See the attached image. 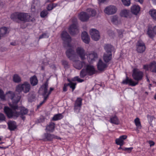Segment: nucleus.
<instances>
[{
	"instance_id": "f257e3e1",
	"label": "nucleus",
	"mask_w": 156,
	"mask_h": 156,
	"mask_svg": "<svg viewBox=\"0 0 156 156\" xmlns=\"http://www.w3.org/2000/svg\"><path fill=\"white\" fill-rule=\"evenodd\" d=\"M12 109L7 107H5L4 111L7 116L9 118L16 119L19 116L23 120H24L25 117L23 115H26L28 112V110L24 107H18L17 104L11 105Z\"/></svg>"
},
{
	"instance_id": "f03ea898",
	"label": "nucleus",
	"mask_w": 156,
	"mask_h": 156,
	"mask_svg": "<svg viewBox=\"0 0 156 156\" xmlns=\"http://www.w3.org/2000/svg\"><path fill=\"white\" fill-rule=\"evenodd\" d=\"M30 88L31 86L29 83L26 81L18 85L16 87V90L19 93L23 92L26 94L30 91Z\"/></svg>"
},
{
	"instance_id": "7ed1b4c3",
	"label": "nucleus",
	"mask_w": 156,
	"mask_h": 156,
	"mask_svg": "<svg viewBox=\"0 0 156 156\" xmlns=\"http://www.w3.org/2000/svg\"><path fill=\"white\" fill-rule=\"evenodd\" d=\"M95 73V70L94 66L89 65H87L86 68L83 69L80 73L81 78H84L87 75L91 76Z\"/></svg>"
},
{
	"instance_id": "20e7f679",
	"label": "nucleus",
	"mask_w": 156,
	"mask_h": 156,
	"mask_svg": "<svg viewBox=\"0 0 156 156\" xmlns=\"http://www.w3.org/2000/svg\"><path fill=\"white\" fill-rule=\"evenodd\" d=\"M6 96L12 101V103L9 105L10 107L11 105L17 104L21 98L20 96L16 95L13 92L11 91L7 92L6 94Z\"/></svg>"
},
{
	"instance_id": "39448f33",
	"label": "nucleus",
	"mask_w": 156,
	"mask_h": 156,
	"mask_svg": "<svg viewBox=\"0 0 156 156\" xmlns=\"http://www.w3.org/2000/svg\"><path fill=\"white\" fill-rule=\"evenodd\" d=\"M68 48L66 52V54L67 57L71 60L72 61H75L76 59V54L75 52L73 49V47H72L70 44V46H66L65 47Z\"/></svg>"
},
{
	"instance_id": "423d86ee",
	"label": "nucleus",
	"mask_w": 156,
	"mask_h": 156,
	"mask_svg": "<svg viewBox=\"0 0 156 156\" xmlns=\"http://www.w3.org/2000/svg\"><path fill=\"white\" fill-rule=\"evenodd\" d=\"M77 19L73 18L72 19L73 23L69 28V31L70 34L74 35L78 32V27L77 23Z\"/></svg>"
},
{
	"instance_id": "0eeeda50",
	"label": "nucleus",
	"mask_w": 156,
	"mask_h": 156,
	"mask_svg": "<svg viewBox=\"0 0 156 156\" xmlns=\"http://www.w3.org/2000/svg\"><path fill=\"white\" fill-rule=\"evenodd\" d=\"M63 40L64 41V47L70 46V42L71 39L68 34L66 31H63L61 34Z\"/></svg>"
},
{
	"instance_id": "6e6552de",
	"label": "nucleus",
	"mask_w": 156,
	"mask_h": 156,
	"mask_svg": "<svg viewBox=\"0 0 156 156\" xmlns=\"http://www.w3.org/2000/svg\"><path fill=\"white\" fill-rule=\"evenodd\" d=\"M76 53L82 60H84L86 59V53L85 50L82 47L80 46L77 47L76 49Z\"/></svg>"
},
{
	"instance_id": "1a4fd4ad",
	"label": "nucleus",
	"mask_w": 156,
	"mask_h": 156,
	"mask_svg": "<svg viewBox=\"0 0 156 156\" xmlns=\"http://www.w3.org/2000/svg\"><path fill=\"white\" fill-rule=\"evenodd\" d=\"M146 46L144 43L141 40L137 41L136 44V50L138 52L142 53L145 51Z\"/></svg>"
},
{
	"instance_id": "9d476101",
	"label": "nucleus",
	"mask_w": 156,
	"mask_h": 156,
	"mask_svg": "<svg viewBox=\"0 0 156 156\" xmlns=\"http://www.w3.org/2000/svg\"><path fill=\"white\" fill-rule=\"evenodd\" d=\"M143 76V73L137 69H134L132 74L133 78L138 81L141 80Z\"/></svg>"
},
{
	"instance_id": "9b49d317",
	"label": "nucleus",
	"mask_w": 156,
	"mask_h": 156,
	"mask_svg": "<svg viewBox=\"0 0 156 156\" xmlns=\"http://www.w3.org/2000/svg\"><path fill=\"white\" fill-rule=\"evenodd\" d=\"M117 11L116 7L113 5L107 7L104 9V12L108 15H112L115 13Z\"/></svg>"
},
{
	"instance_id": "f8f14e48",
	"label": "nucleus",
	"mask_w": 156,
	"mask_h": 156,
	"mask_svg": "<svg viewBox=\"0 0 156 156\" xmlns=\"http://www.w3.org/2000/svg\"><path fill=\"white\" fill-rule=\"evenodd\" d=\"M48 82L47 81L41 87L40 89L42 91V95L45 97V100L48 98Z\"/></svg>"
},
{
	"instance_id": "ddd939ff",
	"label": "nucleus",
	"mask_w": 156,
	"mask_h": 156,
	"mask_svg": "<svg viewBox=\"0 0 156 156\" xmlns=\"http://www.w3.org/2000/svg\"><path fill=\"white\" fill-rule=\"evenodd\" d=\"M90 34L91 38L94 41H98L100 38V36L99 31L95 29H91L90 31Z\"/></svg>"
},
{
	"instance_id": "4468645a",
	"label": "nucleus",
	"mask_w": 156,
	"mask_h": 156,
	"mask_svg": "<svg viewBox=\"0 0 156 156\" xmlns=\"http://www.w3.org/2000/svg\"><path fill=\"white\" fill-rule=\"evenodd\" d=\"M30 16L27 13H18V20L24 22H28L30 20Z\"/></svg>"
},
{
	"instance_id": "2eb2a0df",
	"label": "nucleus",
	"mask_w": 156,
	"mask_h": 156,
	"mask_svg": "<svg viewBox=\"0 0 156 156\" xmlns=\"http://www.w3.org/2000/svg\"><path fill=\"white\" fill-rule=\"evenodd\" d=\"M73 61L74 62V67L77 69H80L83 66H85L86 65V63L84 61L81 62L79 60L75 59V61Z\"/></svg>"
},
{
	"instance_id": "dca6fc26",
	"label": "nucleus",
	"mask_w": 156,
	"mask_h": 156,
	"mask_svg": "<svg viewBox=\"0 0 156 156\" xmlns=\"http://www.w3.org/2000/svg\"><path fill=\"white\" fill-rule=\"evenodd\" d=\"M79 19L82 22H86L89 19V16L86 12H81L79 15Z\"/></svg>"
},
{
	"instance_id": "f3484780",
	"label": "nucleus",
	"mask_w": 156,
	"mask_h": 156,
	"mask_svg": "<svg viewBox=\"0 0 156 156\" xmlns=\"http://www.w3.org/2000/svg\"><path fill=\"white\" fill-rule=\"evenodd\" d=\"M88 57L89 60L90 62H93L98 58V55L95 52L92 51L89 52L88 54L87 55Z\"/></svg>"
},
{
	"instance_id": "a211bd4d",
	"label": "nucleus",
	"mask_w": 156,
	"mask_h": 156,
	"mask_svg": "<svg viewBox=\"0 0 156 156\" xmlns=\"http://www.w3.org/2000/svg\"><path fill=\"white\" fill-rule=\"evenodd\" d=\"M81 37L82 40L85 43L88 44L89 43L90 38L87 33L86 31H83L82 32Z\"/></svg>"
},
{
	"instance_id": "6ab92c4d",
	"label": "nucleus",
	"mask_w": 156,
	"mask_h": 156,
	"mask_svg": "<svg viewBox=\"0 0 156 156\" xmlns=\"http://www.w3.org/2000/svg\"><path fill=\"white\" fill-rule=\"evenodd\" d=\"M126 135H122L120 136L119 138L115 140L116 144L120 146H122L124 144V140L127 138Z\"/></svg>"
},
{
	"instance_id": "aec40b11",
	"label": "nucleus",
	"mask_w": 156,
	"mask_h": 156,
	"mask_svg": "<svg viewBox=\"0 0 156 156\" xmlns=\"http://www.w3.org/2000/svg\"><path fill=\"white\" fill-rule=\"evenodd\" d=\"M107 67L106 64L104 63L100 59L98 64L97 68L98 70L100 71L104 70Z\"/></svg>"
},
{
	"instance_id": "412c9836",
	"label": "nucleus",
	"mask_w": 156,
	"mask_h": 156,
	"mask_svg": "<svg viewBox=\"0 0 156 156\" xmlns=\"http://www.w3.org/2000/svg\"><path fill=\"white\" fill-rule=\"evenodd\" d=\"M122 83L124 84L129 83V85L132 86H135L137 84L138 82H135L131 79H129L128 77H126V79L123 80Z\"/></svg>"
},
{
	"instance_id": "4be33fe9",
	"label": "nucleus",
	"mask_w": 156,
	"mask_h": 156,
	"mask_svg": "<svg viewBox=\"0 0 156 156\" xmlns=\"http://www.w3.org/2000/svg\"><path fill=\"white\" fill-rule=\"evenodd\" d=\"M147 33L150 37L153 38L154 34H156V25L152 28H149Z\"/></svg>"
},
{
	"instance_id": "5701e85b",
	"label": "nucleus",
	"mask_w": 156,
	"mask_h": 156,
	"mask_svg": "<svg viewBox=\"0 0 156 156\" xmlns=\"http://www.w3.org/2000/svg\"><path fill=\"white\" fill-rule=\"evenodd\" d=\"M140 7L138 5H133L131 8V12L135 15H137L140 11Z\"/></svg>"
},
{
	"instance_id": "b1692460",
	"label": "nucleus",
	"mask_w": 156,
	"mask_h": 156,
	"mask_svg": "<svg viewBox=\"0 0 156 156\" xmlns=\"http://www.w3.org/2000/svg\"><path fill=\"white\" fill-rule=\"evenodd\" d=\"M9 129L11 131L14 130L17 127L16 123L14 121H10L8 123Z\"/></svg>"
},
{
	"instance_id": "393cba45",
	"label": "nucleus",
	"mask_w": 156,
	"mask_h": 156,
	"mask_svg": "<svg viewBox=\"0 0 156 156\" xmlns=\"http://www.w3.org/2000/svg\"><path fill=\"white\" fill-rule=\"evenodd\" d=\"M112 58V53H105L103 55V58L104 61L106 62H109Z\"/></svg>"
},
{
	"instance_id": "a878e982",
	"label": "nucleus",
	"mask_w": 156,
	"mask_h": 156,
	"mask_svg": "<svg viewBox=\"0 0 156 156\" xmlns=\"http://www.w3.org/2000/svg\"><path fill=\"white\" fill-rule=\"evenodd\" d=\"M130 13L129 10L124 9L120 12V15L121 17L127 18L129 16Z\"/></svg>"
},
{
	"instance_id": "bb28decb",
	"label": "nucleus",
	"mask_w": 156,
	"mask_h": 156,
	"mask_svg": "<svg viewBox=\"0 0 156 156\" xmlns=\"http://www.w3.org/2000/svg\"><path fill=\"white\" fill-rule=\"evenodd\" d=\"M45 139L48 141H51L54 138L58 139L57 136H55L53 134H51L48 133H45L44 134Z\"/></svg>"
},
{
	"instance_id": "cd10ccee",
	"label": "nucleus",
	"mask_w": 156,
	"mask_h": 156,
	"mask_svg": "<svg viewBox=\"0 0 156 156\" xmlns=\"http://www.w3.org/2000/svg\"><path fill=\"white\" fill-rule=\"evenodd\" d=\"M55 125L53 122H50L49 125L46 126V129L50 132H53L55 129Z\"/></svg>"
},
{
	"instance_id": "c85d7f7f",
	"label": "nucleus",
	"mask_w": 156,
	"mask_h": 156,
	"mask_svg": "<svg viewBox=\"0 0 156 156\" xmlns=\"http://www.w3.org/2000/svg\"><path fill=\"white\" fill-rule=\"evenodd\" d=\"M87 14L89 16V18L90 17L95 16L96 14V11L95 10L92 9H88L87 10Z\"/></svg>"
},
{
	"instance_id": "c756f323",
	"label": "nucleus",
	"mask_w": 156,
	"mask_h": 156,
	"mask_svg": "<svg viewBox=\"0 0 156 156\" xmlns=\"http://www.w3.org/2000/svg\"><path fill=\"white\" fill-rule=\"evenodd\" d=\"M104 48L106 51V53H112V51L114 49L113 47L109 44H107L104 46Z\"/></svg>"
},
{
	"instance_id": "7c9ffc66",
	"label": "nucleus",
	"mask_w": 156,
	"mask_h": 156,
	"mask_svg": "<svg viewBox=\"0 0 156 156\" xmlns=\"http://www.w3.org/2000/svg\"><path fill=\"white\" fill-rule=\"evenodd\" d=\"M38 80L37 77L35 76H34L30 78V82L31 85L33 86H34L37 84Z\"/></svg>"
},
{
	"instance_id": "2f4dec72",
	"label": "nucleus",
	"mask_w": 156,
	"mask_h": 156,
	"mask_svg": "<svg viewBox=\"0 0 156 156\" xmlns=\"http://www.w3.org/2000/svg\"><path fill=\"white\" fill-rule=\"evenodd\" d=\"M150 70L153 73H156V62L153 61L150 64Z\"/></svg>"
},
{
	"instance_id": "473e14b6",
	"label": "nucleus",
	"mask_w": 156,
	"mask_h": 156,
	"mask_svg": "<svg viewBox=\"0 0 156 156\" xmlns=\"http://www.w3.org/2000/svg\"><path fill=\"white\" fill-rule=\"evenodd\" d=\"M68 81L69 82V83H68V85L72 89V91H73L76 88V83L73 82L72 80L71 81L69 80H68Z\"/></svg>"
},
{
	"instance_id": "72a5a7b5",
	"label": "nucleus",
	"mask_w": 156,
	"mask_h": 156,
	"mask_svg": "<svg viewBox=\"0 0 156 156\" xmlns=\"http://www.w3.org/2000/svg\"><path fill=\"white\" fill-rule=\"evenodd\" d=\"M149 13L153 20L156 21V10H151L149 12Z\"/></svg>"
},
{
	"instance_id": "f704fd0d",
	"label": "nucleus",
	"mask_w": 156,
	"mask_h": 156,
	"mask_svg": "<svg viewBox=\"0 0 156 156\" xmlns=\"http://www.w3.org/2000/svg\"><path fill=\"white\" fill-rule=\"evenodd\" d=\"M13 80L14 82L16 83H20L21 81V77L17 74L14 75L13 77Z\"/></svg>"
},
{
	"instance_id": "c9c22d12",
	"label": "nucleus",
	"mask_w": 156,
	"mask_h": 156,
	"mask_svg": "<svg viewBox=\"0 0 156 156\" xmlns=\"http://www.w3.org/2000/svg\"><path fill=\"white\" fill-rule=\"evenodd\" d=\"M82 99L80 98H78L76 101L74 106L79 107V108H81L82 105Z\"/></svg>"
},
{
	"instance_id": "e433bc0d",
	"label": "nucleus",
	"mask_w": 156,
	"mask_h": 156,
	"mask_svg": "<svg viewBox=\"0 0 156 156\" xmlns=\"http://www.w3.org/2000/svg\"><path fill=\"white\" fill-rule=\"evenodd\" d=\"M110 122L116 125L118 124L119 123V121L116 116L111 118Z\"/></svg>"
},
{
	"instance_id": "4c0bfd02",
	"label": "nucleus",
	"mask_w": 156,
	"mask_h": 156,
	"mask_svg": "<svg viewBox=\"0 0 156 156\" xmlns=\"http://www.w3.org/2000/svg\"><path fill=\"white\" fill-rule=\"evenodd\" d=\"M111 21L115 25L118 24L119 23L118 20V17L116 16H113L111 18Z\"/></svg>"
},
{
	"instance_id": "58836bf2",
	"label": "nucleus",
	"mask_w": 156,
	"mask_h": 156,
	"mask_svg": "<svg viewBox=\"0 0 156 156\" xmlns=\"http://www.w3.org/2000/svg\"><path fill=\"white\" fill-rule=\"evenodd\" d=\"M7 31V29L6 27H3L0 28V35L1 37L5 34Z\"/></svg>"
},
{
	"instance_id": "ea45409f",
	"label": "nucleus",
	"mask_w": 156,
	"mask_h": 156,
	"mask_svg": "<svg viewBox=\"0 0 156 156\" xmlns=\"http://www.w3.org/2000/svg\"><path fill=\"white\" fill-rule=\"evenodd\" d=\"M63 117V116L61 114H58L55 115L52 119L53 121H56L62 119Z\"/></svg>"
},
{
	"instance_id": "a19ab883",
	"label": "nucleus",
	"mask_w": 156,
	"mask_h": 156,
	"mask_svg": "<svg viewBox=\"0 0 156 156\" xmlns=\"http://www.w3.org/2000/svg\"><path fill=\"white\" fill-rule=\"evenodd\" d=\"M11 18L14 21L17 22L18 20V13H16L12 14L11 16Z\"/></svg>"
},
{
	"instance_id": "79ce46f5",
	"label": "nucleus",
	"mask_w": 156,
	"mask_h": 156,
	"mask_svg": "<svg viewBox=\"0 0 156 156\" xmlns=\"http://www.w3.org/2000/svg\"><path fill=\"white\" fill-rule=\"evenodd\" d=\"M134 122L137 128H140L141 125L139 119L138 118H136L134 120Z\"/></svg>"
},
{
	"instance_id": "37998d69",
	"label": "nucleus",
	"mask_w": 156,
	"mask_h": 156,
	"mask_svg": "<svg viewBox=\"0 0 156 156\" xmlns=\"http://www.w3.org/2000/svg\"><path fill=\"white\" fill-rule=\"evenodd\" d=\"M123 4L125 6H129L131 3L130 0H121Z\"/></svg>"
},
{
	"instance_id": "c03bdc74",
	"label": "nucleus",
	"mask_w": 156,
	"mask_h": 156,
	"mask_svg": "<svg viewBox=\"0 0 156 156\" xmlns=\"http://www.w3.org/2000/svg\"><path fill=\"white\" fill-rule=\"evenodd\" d=\"M72 81H77L78 82H82L84 81V80L80 79L79 76H76L72 79Z\"/></svg>"
},
{
	"instance_id": "a18cd8bd",
	"label": "nucleus",
	"mask_w": 156,
	"mask_h": 156,
	"mask_svg": "<svg viewBox=\"0 0 156 156\" xmlns=\"http://www.w3.org/2000/svg\"><path fill=\"white\" fill-rule=\"evenodd\" d=\"M117 32L120 38H122L123 36L124 30H117Z\"/></svg>"
},
{
	"instance_id": "49530a36",
	"label": "nucleus",
	"mask_w": 156,
	"mask_h": 156,
	"mask_svg": "<svg viewBox=\"0 0 156 156\" xmlns=\"http://www.w3.org/2000/svg\"><path fill=\"white\" fill-rule=\"evenodd\" d=\"M0 98L2 100H5V95L4 92L1 89H0Z\"/></svg>"
},
{
	"instance_id": "de8ad7c7",
	"label": "nucleus",
	"mask_w": 156,
	"mask_h": 156,
	"mask_svg": "<svg viewBox=\"0 0 156 156\" xmlns=\"http://www.w3.org/2000/svg\"><path fill=\"white\" fill-rule=\"evenodd\" d=\"M48 14V11L45 10L42 11L41 13V16L42 17H44Z\"/></svg>"
},
{
	"instance_id": "09e8293b",
	"label": "nucleus",
	"mask_w": 156,
	"mask_h": 156,
	"mask_svg": "<svg viewBox=\"0 0 156 156\" xmlns=\"http://www.w3.org/2000/svg\"><path fill=\"white\" fill-rule=\"evenodd\" d=\"M62 63L65 68H68V62L67 61L65 60H63L62 61Z\"/></svg>"
},
{
	"instance_id": "8fccbe9b",
	"label": "nucleus",
	"mask_w": 156,
	"mask_h": 156,
	"mask_svg": "<svg viewBox=\"0 0 156 156\" xmlns=\"http://www.w3.org/2000/svg\"><path fill=\"white\" fill-rule=\"evenodd\" d=\"M81 108H79V107H75L74 106V112L76 113H78L80 112Z\"/></svg>"
},
{
	"instance_id": "3c124183",
	"label": "nucleus",
	"mask_w": 156,
	"mask_h": 156,
	"mask_svg": "<svg viewBox=\"0 0 156 156\" xmlns=\"http://www.w3.org/2000/svg\"><path fill=\"white\" fill-rule=\"evenodd\" d=\"M48 35L47 33H44L42 35L39 36V39H41L42 38H48Z\"/></svg>"
},
{
	"instance_id": "603ef678",
	"label": "nucleus",
	"mask_w": 156,
	"mask_h": 156,
	"mask_svg": "<svg viewBox=\"0 0 156 156\" xmlns=\"http://www.w3.org/2000/svg\"><path fill=\"white\" fill-rule=\"evenodd\" d=\"M133 149V148L132 147H131L129 148H122V149L123 150L127 151L128 152L130 153L131 151V150Z\"/></svg>"
},
{
	"instance_id": "864d4df0",
	"label": "nucleus",
	"mask_w": 156,
	"mask_h": 156,
	"mask_svg": "<svg viewBox=\"0 0 156 156\" xmlns=\"http://www.w3.org/2000/svg\"><path fill=\"white\" fill-rule=\"evenodd\" d=\"M5 116L2 113H0V121H3L5 120Z\"/></svg>"
},
{
	"instance_id": "5fc2aeb1",
	"label": "nucleus",
	"mask_w": 156,
	"mask_h": 156,
	"mask_svg": "<svg viewBox=\"0 0 156 156\" xmlns=\"http://www.w3.org/2000/svg\"><path fill=\"white\" fill-rule=\"evenodd\" d=\"M44 99L43 101H42L40 103L39 105H38L37 106V108H40V107L46 101V100L47 99V98H46L45 100V97H44Z\"/></svg>"
},
{
	"instance_id": "6e6d98bb",
	"label": "nucleus",
	"mask_w": 156,
	"mask_h": 156,
	"mask_svg": "<svg viewBox=\"0 0 156 156\" xmlns=\"http://www.w3.org/2000/svg\"><path fill=\"white\" fill-rule=\"evenodd\" d=\"M68 86V83H65L64 85V86L63 88V90L64 92H66L67 91V87Z\"/></svg>"
},
{
	"instance_id": "4d7b16f0",
	"label": "nucleus",
	"mask_w": 156,
	"mask_h": 156,
	"mask_svg": "<svg viewBox=\"0 0 156 156\" xmlns=\"http://www.w3.org/2000/svg\"><path fill=\"white\" fill-rule=\"evenodd\" d=\"M150 64L149 65H144L143 66V68L146 70H150Z\"/></svg>"
},
{
	"instance_id": "13d9d810",
	"label": "nucleus",
	"mask_w": 156,
	"mask_h": 156,
	"mask_svg": "<svg viewBox=\"0 0 156 156\" xmlns=\"http://www.w3.org/2000/svg\"><path fill=\"white\" fill-rule=\"evenodd\" d=\"M53 9V5L51 4H50L48 5L47 7V9L48 10H51Z\"/></svg>"
},
{
	"instance_id": "bf43d9fd",
	"label": "nucleus",
	"mask_w": 156,
	"mask_h": 156,
	"mask_svg": "<svg viewBox=\"0 0 156 156\" xmlns=\"http://www.w3.org/2000/svg\"><path fill=\"white\" fill-rule=\"evenodd\" d=\"M54 90L53 88L52 87H50V90L49 91H48V98L49 96L51 93V91Z\"/></svg>"
},
{
	"instance_id": "052dcab7",
	"label": "nucleus",
	"mask_w": 156,
	"mask_h": 156,
	"mask_svg": "<svg viewBox=\"0 0 156 156\" xmlns=\"http://www.w3.org/2000/svg\"><path fill=\"white\" fill-rule=\"evenodd\" d=\"M149 143L150 144V145L151 147L154 146V143L152 141H149Z\"/></svg>"
},
{
	"instance_id": "680f3d73",
	"label": "nucleus",
	"mask_w": 156,
	"mask_h": 156,
	"mask_svg": "<svg viewBox=\"0 0 156 156\" xmlns=\"http://www.w3.org/2000/svg\"><path fill=\"white\" fill-rule=\"evenodd\" d=\"M136 1L139 2L140 3L142 4L143 2V0H135Z\"/></svg>"
},
{
	"instance_id": "e2e57ef3",
	"label": "nucleus",
	"mask_w": 156,
	"mask_h": 156,
	"mask_svg": "<svg viewBox=\"0 0 156 156\" xmlns=\"http://www.w3.org/2000/svg\"><path fill=\"white\" fill-rule=\"evenodd\" d=\"M106 0H98L99 2L100 3H103Z\"/></svg>"
},
{
	"instance_id": "0e129e2a",
	"label": "nucleus",
	"mask_w": 156,
	"mask_h": 156,
	"mask_svg": "<svg viewBox=\"0 0 156 156\" xmlns=\"http://www.w3.org/2000/svg\"><path fill=\"white\" fill-rule=\"evenodd\" d=\"M52 4L53 5V8H55V7L57 5V4L54 3V4Z\"/></svg>"
},
{
	"instance_id": "69168bd1",
	"label": "nucleus",
	"mask_w": 156,
	"mask_h": 156,
	"mask_svg": "<svg viewBox=\"0 0 156 156\" xmlns=\"http://www.w3.org/2000/svg\"><path fill=\"white\" fill-rule=\"evenodd\" d=\"M12 45H15V43L14 42H11L10 43Z\"/></svg>"
},
{
	"instance_id": "338daca9",
	"label": "nucleus",
	"mask_w": 156,
	"mask_h": 156,
	"mask_svg": "<svg viewBox=\"0 0 156 156\" xmlns=\"http://www.w3.org/2000/svg\"><path fill=\"white\" fill-rule=\"evenodd\" d=\"M152 1L154 4H156V0H152Z\"/></svg>"
},
{
	"instance_id": "774afa93",
	"label": "nucleus",
	"mask_w": 156,
	"mask_h": 156,
	"mask_svg": "<svg viewBox=\"0 0 156 156\" xmlns=\"http://www.w3.org/2000/svg\"><path fill=\"white\" fill-rule=\"evenodd\" d=\"M147 80L148 82H150V80L147 77Z\"/></svg>"
}]
</instances>
